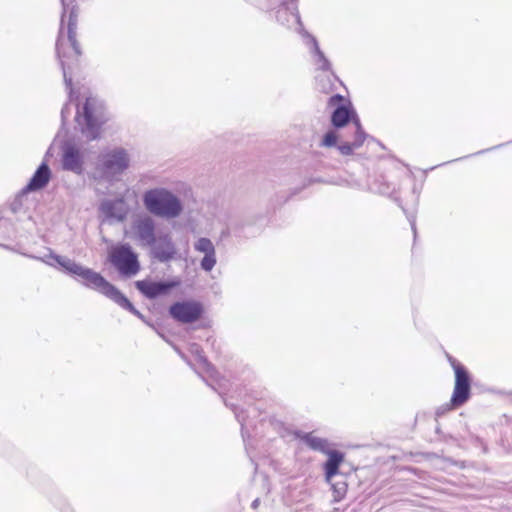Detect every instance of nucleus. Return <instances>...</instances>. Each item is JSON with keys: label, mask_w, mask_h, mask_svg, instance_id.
I'll use <instances>...</instances> for the list:
<instances>
[{"label": "nucleus", "mask_w": 512, "mask_h": 512, "mask_svg": "<svg viewBox=\"0 0 512 512\" xmlns=\"http://www.w3.org/2000/svg\"><path fill=\"white\" fill-rule=\"evenodd\" d=\"M108 119L104 103L96 97H87L81 108L76 105L77 127L87 141L100 139L102 128Z\"/></svg>", "instance_id": "nucleus-1"}, {"label": "nucleus", "mask_w": 512, "mask_h": 512, "mask_svg": "<svg viewBox=\"0 0 512 512\" xmlns=\"http://www.w3.org/2000/svg\"><path fill=\"white\" fill-rule=\"evenodd\" d=\"M281 5L283 6L282 9H279L277 12H276V18L279 22H281L282 24H284V21H287V16H288V3L286 0H284Z\"/></svg>", "instance_id": "nucleus-30"}, {"label": "nucleus", "mask_w": 512, "mask_h": 512, "mask_svg": "<svg viewBox=\"0 0 512 512\" xmlns=\"http://www.w3.org/2000/svg\"><path fill=\"white\" fill-rule=\"evenodd\" d=\"M326 481L331 485L334 501L338 502L343 499L348 488L345 476L340 473L339 476H335L333 480Z\"/></svg>", "instance_id": "nucleus-21"}, {"label": "nucleus", "mask_w": 512, "mask_h": 512, "mask_svg": "<svg viewBox=\"0 0 512 512\" xmlns=\"http://www.w3.org/2000/svg\"><path fill=\"white\" fill-rule=\"evenodd\" d=\"M471 395V377L464 366L455 367V386L451 397L454 408L464 405Z\"/></svg>", "instance_id": "nucleus-13"}, {"label": "nucleus", "mask_w": 512, "mask_h": 512, "mask_svg": "<svg viewBox=\"0 0 512 512\" xmlns=\"http://www.w3.org/2000/svg\"><path fill=\"white\" fill-rule=\"evenodd\" d=\"M51 175L52 173L49 165L46 161H43L32 175L30 181L22 189V194L44 189L48 185Z\"/></svg>", "instance_id": "nucleus-17"}, {"label": "nucleus", "mask_w": 512, "mask_h": 512, "mask_svg": "<svg viewBox=\"0 0 512 512\" xmlns=\"http://www.w3.org/2000/svg\"><path fill=\"white\" fill-rule=\"evenodd\" d=\"M203 306L196 301L175 302L169 307L170 316L180 323H193L200 319Z\"/></svg>", "instance_id": "nucleus-14"}, {"label": "nucleus", "mask_w": 512, "mask_h": 512, "mask_svg": "<svg viewBox=\"0 0 512 512\" xmlns=\"http://www.w3.org/2000/svg\"><path fill=\"white\" fill-rule=\"evenodd\" d=\"M24 255L28 258L41 261L50 267L62 269L65 273L73 276L76 281L89 289H93L101 276L100 273L95 272L91 268L82 266L65 256L55 254L50 248H47V254L44 256L32 254Z\"/></svg>", "instance_id": "nucleus-2"}, {"label": "nucleus", "mask_w": 512, "mask_h": 512, "mask_svg": "<svg viewBox=\"0 0 512 512\" xmlns=\"http://www.w3.org/2000/svg\"><path fill=\"white\" fill-rule=\"evenodd\" d=\"M134 230L138 241L143 246L148 247L157 237L155 221L150 216H144L135 221Z\"/></svg>", "instance_id": "nucleus-15"}, {"label": "nucleus", "mask_w": 512, "mask_h": 512, "mask_svg": "<svg viewBox=\"0 0 512 512\" xmlns=\"http://www.w3.org/2000/svg\"><path fill=\"white\" fill-rule=\"evenodd\" d=\"M316 182H323L320 178H309L307 182L304 184V187L309 186Z\"/></svg>", "instance_id": "nucleus-36"}, {"label": "nucleus", "mask_w": 512, "mask_h": 512, "mask_svg": "<svg viewBox=\"0 0 512 512\" xmlns=\"http://www.w3.org/2000/svg\"><path fill=\"white\" fill-rule=\"evenodd\" d=\"M194 248L196 251L204 253V255L212 253L215 251V247L212 241L209 238L201 237L199 238L195 244Z\"/></svg>", "instance_id": "nucleus-24"}, {"label": "nucleus", "mask_w": 512, "mask_h": 512, "mask_svg": "<svg viewBox=\"0 0 512 512\" xmlns=\"http://www.w3.org/2000/svg\"><path fill=\"white\" fill-rule=\"evenodd\" d=\"M130 166V157L126 149L115 148L102 155L98 169L106 179L121 175Z\"/></svg>", "instance_id": "nucleus-6"}, {"label": "nucleus", "mask_w": 512, "mask_h": 512, "mask_svg": "<svg viewBox=\"0 0 512 512\" xmlns=\"http://www.w3.org/2000/svg\"><path fill=\"white\" fill-rule=\"evenodd\" d=\"M325 455L328 459L323 464L326 480H333L335 476H339V467L344 461V453L338 450L329 449Z\"/></svg>", "instance_id": "nucleus-20"}, {"label": "nucleus", "mask_w": 512, "mask_h": 512, "mask_svg": "<svg viewBox=\"0 0 512 512\" xmlns=\"http://www.w3.org/2000/svg\"><path fill=\"white\" fill-rule=\"evenodd\" d=\"M225 405L230 407L233 410L237 421L241 425V433H242L243 440L245 441L246 432H245V416H244V411L243 410H239L237 406H235L234 404H229L226 401H225Z\"/></svg>", "instance_id": "nucleus-25"}, {"label": "nucleus", "mask_w": 512, "mask_h": 512, "mask_svg": "<svg viewBox=\"0 0 512 512\" xmlns=\"http://www.w3.org/2000/svg\"><path fill=\"white\" fill-rule=\"evenodd\" d=\"M500 146H501V145L495 146V148H498V147H500ZM493 149H494V147H493ZM490 150H492V148H490ZM486 151H489V149L479 151V152H477L476 154H482V153H484V152H486Z\"/></svg>", "instance_id": "nucleus-38"}, {"label": "nucleus", "mask_w": 512, "mask_h": 512, "mask_svg": "<svg viewBox=\"0 0 512 512\" xmlns=\"http://www.w3.org/2000/svg\"><path fill=\"white\" fill-rule=\"evenodd\" d=\"M198 362L202 365L203 369L209 373L210 376H214L216 369L204 355L198 354Z\"/></svg>", "instance_id": "nucleus-28"}, {"label": "nucleus", "mask_w": 512, "mask_h": 512, "mask_svg": "<svg viewBox=\"0 0 512 512\" xmlns=\"http://www.w3.org/2000/svg\"><path fill=\"white\" fill-rule=\"evenodd\" d=\"M61 167L64 171L76 175H82L84 172V155L71 141H64L61 144Z\"/></svg>", "instance_id": "nucleus-10"}, {"label": "nucleus", "mask_w": 512, "mask_h": 512, "mask_svg": "<svg viewBox=\"0 0 512 512\" xmlns=\"http://www.w3.org/2000/svg\"><path fill=\"white\" fill-rule=\"evenodd\" d=\"M99 211L108 219H114L122 222L128 214V207L123 198L114 200H103L100 203Z\"/></svg>", "instance_id": "nucleus-16"}, {"label": "nucleus", "mask_w": 512, "mask_h": 512, "mask_svg": "<svg viewBox=\"0 0 512 512\" xmlns=\"http://www.w3.org/2000/svg\"><path fill=\"white\" fill-rule=\"evenodd\" d=\"M295 437L313 451L325 454L330 449L328 440L315 436L313 432L296 431Z\"/></svg>", "instance_id": "nucleus-19"}, {"label": "nucleus", "mask_w": 512, "mask_h": 512, "mask_svg": "<svg viewBox=\"0 0 512 512\" xmlns=\"http://www.w3.org/2000/svg\"><path fill=\"white\" fill-rule=\"evenodd\" d=\"M356 119H359L358 115L350 103L339 104L331 114V124L336 129L345 127L349 122L355 125Z\"/></svg>", "instance_id": "nucleus-18"}, {"label": "nucleus", "mask_w": 512, "mask_h": 512, "mask_svg": "<svg viewBox=\"0 0 512 512\" xmlns=\"http://www.w3.org/2000/svg\"><path fill=\"white\" fill-rule=\"evenodd\" d=\"M92 290L101 293L121 308L129 311L143 322H146L145 316L135 308L129 299L116 286L108 282L102 275Z\"/></svg>", "instance_id": "nucleus-7"}, {"label": "nucleus", "mask_w": 512, "mask_h": 512, "mask_svg": "<svg viewBox=\"0 0 512 512\" xmlns=\"http://www.w3.org/2000/svg\"><path fill=\"white\" fill-rule=\"evenodd\" d=\"M180 284L181 281L178 278L160 281L138 280L135 282V287L146 298L156 299L160 296L168 295Z\"/></svg>", "instance_id": "nucleus-11"}, {"label": "nucleus", "mask_w": 512, "mask_h": 512, "mask_svg": "<svg viewBox=\"0 0 512 512\" xmlns=\"http://www.w3.org/2000/svg\"><path fill=\"white\" fill-rule=\"evenodd\" d=\"M448 361L449 363L451 364L453 370L455 371V367L457 366H463L462 364H460L455 358H453L452 356H448Z\"/></svg>", "instance_id": "nucleus-35"}, {"label": "nucleus", "mask_w": 512, "mask_h": 512, "mask_svg": "<svg viewBox=\"0 0 512 512\" xmlns=\"http://www.w3.org/2000/svg\"><path fill=\"white\" fill-rule=\"evenodd\" d=\"M26 194H22V191L16 196L13 202L10 204V209L13 213H18L22 208V198Z\"/></svg>", "instance_id": "nucleus-31"}, {"label": "nucleus", "mask_w": 512, "mask_h": 512, "mask_svg": "<svg viewBox=\"0 0 512 512\" xmlns=\"http://www.w3.org/2000/svg\"><path fill=\"white\" fill-rule=\"evenodd\" d=\"M2 221H3L4 223H6V220H3L2 218H0V222H2Z\"/></svg>", "instance_id": "nucleus-39"}, {"label": "nucleus", "mask_w": 512, "mask_h": 512, "mask_svg": "<svg viewBox=\"0 0 512 512\" xmlns=\"http://www.w3.org/2000/svg\"><path fill=\"white\" fill-rule=\"evenodd\" d=\"M451 407H453L452 404H450V405L446 404V405L439 407L436 411L437 416L444 414L446 411L450 410Z\"/></svg>", "instance_id": "nucleus-34"}, {"label": "nucleus", "mask_w": 512, "mask_h": 512, "mask_svg": "<svg viewBox=\"0 0 512 512\" xmlns=\"http://www.w3.org/2000/svg\"><path fill=\"white\" fill-rule=\"evenodd\" d=\"M335 80L338 78L333 72H330V75L318 76L316 78L318 90L325 94L331 93L335 89Z\"/></svg>", "instance_id": "nucleus-22"}, {"label": "nucleus", "mask_w": 512, "mask_h": 512, "mask_svg": "<svg viewBox=\"0 0 512 512\" xmlns=\"http://www.w3.org/2000/svg\"><path fill=\"white\" fill-rule=\"evenodd\" d=\"M215 264H216L215 251L204 255V257L202 258V260L200 262L201 268L206 272L211 271L214 268Z\"/></svg>", "instance_id": "nucleus-27"}, {"label": "nucleus", "mask_w": 512, "mask_h": 512, "mask_svg": "<svg viewBox=\"0 0 512 512\" xmlns=\"http://www.w3.org/2000/svg\"><path fill=\"white\" fill-rule=\"evenodd\" d=\"M355 134L354 139L351 142L355 149L360 148L364 141L368 138V134L363 130L361 122L359 119L355 120Z\"/></svg>", "instance_id": "nucleus-23"}, {"label": "nucleus", "mask_w": 512, "mask_h": 512, "mask_svg": "<svg viewBox=\"0 0 512 512\" xmlns=\"http://www.w3.org/2000/svg\"><path fill=\"white\" fill-rule=\"evenodd\" d=\"M259 505H260V499H259V498H256V499L252 502L251 507H252V509H257V508L259 507Z\"/></svg>", "instance_id": "nucleus-37"}, {"label": "nucleus", "mask_w": 512, "mask_h": 512, "mask_svg": "<svg viewBox=\"0 0 512 512\" xmlns=\"http://www.w3.org/2000/svg\"><path fill=\"white\" fill-rule=\"evenodd\" d=\"M291 15L295 18V21L299 25V33L302 35V37L308 39L307 45H310V50L318 69L324 72H332L331 63L320 49L317 39L304 29L297 6L293 7Z\"/></svg>", "instance_id": "nucleus-12"}, {"label": "nucleus", "mask_w": 512, "mask_h": 512, "mask_svg": "<svg viewBox=\"0 0 512 512\" xmlns=\"http://www.w3.org/2000/svg\"><path fill=\"white\" fill-rule=\"evenodd\" d=\"M343 100L344 97L341 94H334L328 99V106H338Z\"/></svg>", "instance_id": "nucleus-32"}, {"label": "nucleus", "mask_w": 512, "mask_h": 512, "mask_svg": "<svg viewBox=\"0 0 512 512\" xmlns=\"http://www.w3.org/2000/svg\"><path fill=\"white\" fill-rule=\"evenodd\" d=\"M150 255L160 263L175 260L178 254L177 247L169 233L160 232L149 246Z\"/></svg>", "instance_id": "nucleus-9"}, {"label": "nucleus", "mask_w": 512, "mask_h": 512, "mask_svg": "<svg viewBox=\"0 0 512 512\" xmlns=\"http://www.w3.org/2000/svg\"><path fill=\"white\" fill-rule=\"evenodd\" d=\"M142 200L147 211L158 217L173 219L179 217L183 211L180 198L166 188L146 190Z\"/></svg>", "instance_id": "nucleus-3"}, {"label": "nucleus", "mask_w": 512, "mask_h": 512, "mask_svg": "<svg viewBox=\"0 0 512 512\" xmlns=\"http://www.w3.org/2000/svg\"><path fill=\"white\" fill-rule=\"evenodd\" d=\"M338 135L335 131L329 130L323 136L320 146L323 147H337Z\"/></svg>", "instance_id": "nucleus-26"}, {"label": "nucleus", "mask_w": 512, "mask_h": 512, "mask_svg": "<svg viewBox=\"0 0 512 512\" xmlns=\"http://www.w3.org/2000/svg\"><path fill=\"white\" fill-rule=\"evenodd\" d=\"M409 222H410V225H411V229L413 231V234H414V239L416 238L417 236V229H416V219H415V216L414 215H410V216H407Z\"/></svg>", "instance_id": "nucleus-33"}, {"label": "nucleus", "mask_w": 512, "mask_h": 512, "mask_svg": "<svg viewBox=\"0 0 512 512\" xmlns=\"http://www.w3.org/2000/svg\"><path fill=\"white\" fill-rule=\"evenodd\" d=\"M66 42L67 43H65V38H64V35L62 32V28H59V33H58V37H57L56 45H55L56 46V55L59 59L60 66H61V69L63 72L65 86L69 90V98H72V93H73L72 77L68 73L70 70V66L67 64L65 59L73 57V58H75V60H77L80 55H78V56L75 55L74 50H73L70 42L68 41V39H66ZM69 100H71V99H69ZM71 111H72V107H71L70 101H68L67 103H65L63 105V107L61 109L62 126H64L66 124V121H67L68 117L70 116Z\"/></svg>", "instance_id": "nucleus-4"}, {"label": "nucleus", "mask_w": 512, "mask_h": 512, "mask_svg": "<svg viewBox=\"0 0 512 512\" xmlns=\"http://www.w3.org/2000/svg\"><path fill=\"white\" fill-rule=\"evenodd\" d=\"M337 149L343 156H350L353 154L355 148L351 142H341L337 145Z\"/></svg>", "instance_id": "nucleus-29"}, {"label": "nucleus", "mask_w": 512, "mask_h": 512, "mask_svg": "<svg viewBox=\"0 0 512 512\" xmlns=\"http://www.w3.org/2000/svg\"><path fill=\"white\" fill-rule=\"evenodd\" d=\"M108 260L124 278L136 275L141 268L138 254L128 243L113 247L108 254Z\"/></svg>", "instance_id": "nucleus-5"}, {"label": "nucleus", "mask_w": 512, "mask_h": 512, "mask_svg": "<svg viewBox=\"0 0 512 512\" xmlns=\"http://www.w3.org/2000/svg\"><path fill=\"white\" fill-rule=\"evenodd\" d=\"M62 13L60 18V28L64 29V19L68 13L67 39L70 42L76 56L82 54L79 42L76 39V30L78 23L79 7L75 0H60Z\"/></svg>", "instance_id": "nucleus-8"}]
</instances>
